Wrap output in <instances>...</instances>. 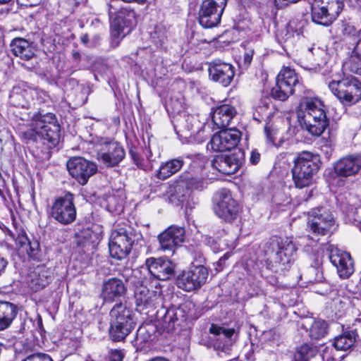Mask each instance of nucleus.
<instances>
[{
    "label": "nucleus",
    "mask_w": 361,
    "mask_h": 361,
    "mask_svg": "<svg viewBox=\"0 0 361 361\" xmlns=\"http://www.w3.org/2000/svg\"><path fill=\"white\" fill-rule=\"evenodd\" d=\"M70 4H74V5H78L81 4H84L87 1V0H68Z\"/></svg>",
    "instance_id": "52"
},
{
    "label": "nucleus",
    "mask_w": 361,
    "mask_h": 361,
    "mask_svg": "<svg viewBox=\"0 0 361 361\" xmlns=\"http://www.w3.org/2000/svg\"><path fill=\"white\" fill-rule=\"evenodd\" d=\"M290 30H292V27L290 25H288V26L287 27V32H289Z\"/></svg>",
    "instance_id": "58"
},
{
    "label": "nucleus",
    "mask_w": 361,
    "mask_h": 361,
    "mask_svg": "<svg viewBox=\"0 0 361 361\" xmlns=\"http://www.w3.org/2000/svg\"><path fill=\"white\" fill-rule=\"evenodd\" d=\"M51 271L44 266L37 267L30 274V286L34 291L44 288L51 281Z\"/></svg>",
    "instance_id": "31"
},
{
    "label": "nucleus",
    "mask_w": 361,
    "mask_h": 361,
    "mask_svg": "<svg viewBox=\"0 0 361 361\" xmlns=\"http://www.w3.org/2000/svg\"><path fill=\"white\" fill-rule=\"evenodd\" d=\"M334 170L339 177L355 176L361 170V155L349 154L341 157L334 163Z\"/></svg>",
    "instance_id": "20"
},
{
    "label": "nucleus",
    "mask_w": 361,
    "mask_h": 361,
    "mask_svg": "<svg viewBox=\"0 0 361 361\" xmlns=\"http://www.w3.org/2000/svg\"><path fill=\"white\" fill-rule=\"evenodd\" d=\"M157 319H160L162 325L165 328H170L171 324H173L177 320L176 312L173 309L166 310L161 307L157 312Z\"/></svg>",
    "instance_id": "40"
},
{
    "label": "nucleus",
    "mask_w": 361,
    "mask_h": 361,
    "mask_svg": "<svg viewBox=\"0 0 361 361\" xmlns=\"http://www.w3.org/2000/svg\"><path fill=\"white\" fill-rule=\"evenodd\" d=\"M209 333L213 335L212 338L213 347L216 350L225 351L228 349L231 338L235 333L233 329H225L212 324L209 328Z\"/></svg>",
    "instance_id": "26"
},
{
    "label": "nucleus",
    "mask_w": 361,
    "mask_h": 361,
    "mask_svg": "<svg viewBox=\"0 0 361 361\" xmlns=\"http://www.w3.org/2000/svg\"><path fill=\"white\" fill-rule=\"evenodd\" d=\"M133 242L132 233L126 228L112 231L109 242L110 255L119 260L125 259L130 253Z\"/></svg>",
    "instance_id": "9"
},
{
    "label": "nucleus",
    "mask_w": 361,
    "mask_h": 361,
    "mask_svg": "<svg viewBox=\"0 0 361 361\" xmlns=\"http://www.w3.org/2000/svg\"><path fill=\"white\" fill-rule=\"evenodd\" d=\"M320 166L319 158L310 152H302L297 155L291 169L292 178L296 188L302 189L310 186L314 176Z\"/></svg>",
    "instance_id": "3"
},
{
    "label": "nucleus",
    "mask_w": 361,
    "mask_h": 361,
    "mask_svg": "<svg viewBox=\"0 0 361 361\" xmlns=\"http://www.w3.org/2000/svg\"><path fill=\"white\" fill-rule=\"evenodd\" d=\"M240 165L241 161L235 154L218 155L212 161L213 167L225 175L236 173Z\"/></svg>",
    "instance_id": "27"
},
{
    "label": "nucleus",
    "mask_w": 361,
    "mask_h": 361,
    "mask_svg": "<svg viewBox=\"0 0 361 361\" xmlns=\"http://www.w3.org/2000/svg\"><path fill=\"white\" fill-rule=\"evenodd\" d=\"M79 246L87 249H93L99 242L101 238L98 233L87 228L77 235Z\"/></svg>",
    "instance_id": "35"
},
{
    "label": "nucleus",
    "mask_w": 361,
    "mask_h": 361,
    "mask_svg": "<svg viewBox=\"0 0 361 361\" xmlns=\"http://www.w3.org/2000/svg\"><path fill=\"white\" fill-rule=\"evenodd\" d=\"M110 336L114 341L123 340L135 326L133 310L126 304H116L110 311Z\"/></svg>",
    "instance_id": "5"
},
{
    "label": "nucleus",
    "mask_w": 361,
    "mask_h": 361,
    "mask_svg": "<svg viewBox=\"0 0 361 361\" xmlns=\"http://www.w3.org/2000/svg\"><path fill=\"white\" fill-rule=\"evenodd\" d=\"M186 122L188 123L187 128L188 130H191L195 132V124H197L199 126V123L197 121V119L193 116H188V118L186 119ZM196 128H199V126H197Z\"/></svg>",
    "instance_id": "47"
},
{
    "label": "nucleus",
    "mask_w": 361,
    "mask_h": 361,
    "mask_svg": "<svg viewBox=\"0 0 361 361\" xmlns=\"http://www.w3.org/2000/svg\"><path fill=\"white\" fill-rule=\"evenodd\" d=\"M7 265L8 261L5 258L0 257V276L4 273Z\"/></svg>",
    "instance_id": "51"
},
{
    "label": "nucleus",
    "mask_w": 361,
    "mask_h": 361,
    "mask_svg": "<svg viewBox=\"0 0 361 361\" xmlns=\"http://www.w3.org/2000/svg\"><path fill=\"white\" fill-rule=\"evenodd\" d=\"M126 288L121 279L111 278L104 281L102 288V298L106 302H113L124 296Z\"/></svg>",
    "instance_id": "25"
},
{
    "label": "nucleus",
    "mask_w": 361,
    "mask_h": 361,
    "mask_svg": "<svg viewBox=\"0 0 361 361\" xmlns=\"http://www.w3.org/2000/svg\"><path fill=\"white\" fill-rule=\"evenodd\" d=\"M124 357V353L119 350H114L111 353L110 361H122Z\"/></svg>",
    "instance_id": "46"
},
{
    "label": "nucleus",
    "mask_w": 361,
    "mask_h": 361,
    "mask_svg": "<svg viewBox=\"0 0 361 361\" xmlns=\"http://www.w3.org/2000/svg\"><path fill=\"white\" fill-rule=\"evenodd\" d=\"M13 54L23 61H30L35 53V47L32 42L21 38H14L10 44Z\"/></svg>",
    "instance_id": "28"
},
{
    "label": "nucleus",
    "mask_w": 361,
    "mask_h": 361,
    "mask_svg": "<svg viewBox=\"0 0 361 361\" xmlns=\"http://www.w3.org/2000/svg\"><path fill=\"white\" fill-rule=\"evenodd\" d=\"M355 335L352 331H346L334 338V346L336 350L346 351L355 344Z\"/></svg>",
    "instance_id": "39"
},
{
    "label": "nucleus",
    "mask_w": 361,
    "mask_h": 361,
    "mask_svg": "<svg viewBox=\"0 0 361 361\" xmlns=\"http://www.w3.org/2000/svg\"><path fill=\"white\" fill-rule=\"evenodd\" d=\"M13 238L19 255H27L31 258L37 257L39 247V244L37 240L31 241L23 231L18 233L17 236H13Z\"/></svg>",
    "instance_id": "29"
},
{
    "label": "nucleus",
    "mask_w": 361,
    "mask_h": 361,
    "mask_svg": "<svg viewBox=\"0 0 361 361\" xmlns=\"http://www.w3.org/2000/svg\"><path fill=\"white\" fill-rule=\"evenodd\" d=\"M23 361H53L51 357L44 353H36L28 356Z\"/></svg>",
    "instance_id": "44"
},
{
    "label": "nucleus",
    "mask_w": 361,
    "mask_h": 361,
    "mask_svg": "<svg viewBox=\"0 0 361 361\" xmlns=\"http://www.w3.org/2000/svg\"><path fill=\"white\" fill-rule=\"evenodd\" d=\"M205 186L203 178L185 174L174 185L178 200L183 204L190 197L192 190H202Z\"/></svg>",
    "instance_id": "17"
},
{
    "label": "nucleus",
    "mask_w": 361,
    "mask_h": 361,
    "mask_svg": "<svg viewBox=\"0 0 361 361\" xmlns=\"http://www.w3.org/2000/svg\"><path fill=\"white\" fill-rule=\"evenodd\" d=\"M327 84L330 91L343 105L351 106L361 99V82L354 76L334 78Z\"/></svg>",
    "instance_id": "4"
},
{
    "label": "nucleus",
    "mask_w": 361,
    "mask_h": 361,
    "mask_svg": "<svg viewBox=\"0 0 361 361\" xmlns=\"http://www.w3.org/2000/svg\"><path fill=\"white\" fill-rule=\"evenodd\" d=\"M358 39L353 51V56L357 59H361V29L357 32Z\"/></svg>",
    "instance_id": "45"
},
{
    "label": "nucleus",
    "mask_w": 361,
    "mask_h": 361,
    "mask_svg": "<svg viewBox=\"0 0 361 361\" xmlns=\"http://www.w3.org/2000/svg\"><path fill=\"white\" fill-rule=\"evenodd\" d=\"M308 349L307 345L302 346L300 350V357L297 360V361H309L306 357L304 356V354L307 352Z\"/></svg>",
    "instance_id": "50"
},
{
    "label": "nucleus",
    "mask_w": 361,
    "mask_h": 361,
    "mask_svg": "<svg viewBox=\"0 0 361 361\" xmlns=\"http://www.w3.org/2000/svg\"><path fill=\"white\" fill-rule=\"evenodd\" d=\"M302 326L305 329H310V336L312 339H320L324 337L327 334V324L324 320L305 319Z\"/></svg>",
    "instance_id": "34"
},
{
    "label": "nucleus",
    "mask_w": 361,
    "mask_h": 361,
    "mask_svg": "<svg viewBox=\"0 0 361 361\" xmlns=\"http://www.w3.org/2000/svg\"><path fill=\"white\" fill-rule=\"evenodd\" d=\"M343 6V0H330L329 3L314 1L312 20L316 24L329 26L337 18Z\"/></svg>",
    "instance_id": "8"
},
{
    "label": "nucleus",
    "mask_w": 361,
    "mask_h": 361,
    "mask_svg": "<svg viewBox=\"0 0 361 361\" xmlns=\"http://www.w3.org/2000/svg\"><path fill=\"white\" fill-rule=\"evenodd\" d=\"M290 203V198L287 197L286 200L284 201V202L280 203V204L286 206V205L289 204Z\"/></svg>",
    "instance_id": "55"
},
{
    "label": "nucleus",
    "mask_w": 361,
    "mask_h": 361,
    "mask_svg": "<svg viewBox=\"0 0 361 361\" xmlns=\"http://www.w3.org/2000/svg\"><path fill=\"white\" fill-rule=\"evenodd\" d=\"M130 154L134 164L138 168L145 171H147L152 167L151 160L152 154L150 149H142V152H138L133 149H130Z\"/></svg>",
    "instance_id": "36"
},
{
    "label": "nucleus",
    "mask_w": 361,
    "mask_h": 361,
    "mask_svg": "<svg viewBox=\"0 0 361 361\" xmlns=\"http://www.w3.org/2000/svg\"><path fill=\"white\" fill-rule=\"evenodd\" d=\"M348 204V206L343 208L346 213L348 220L358 227L361 231V219L358 216L361 211V207L357 204V201L355 198H351Z\"/></svg>",
    "instance_id": "38"
},
{
    "label": "nucleus",
    "mask_w": 361,
    "mask_h": 361,
    "mask_svg": "<svg viewBox=\"0 0 361 361\" xmlns=\"http://www.w3.org/2000/svg\"><path fill=\"white\" fill-rule=\"evenodd\" d=\"M50 214L53 219L63 225L73 223L76 218L73 195L68 192L63 197L56 198L51 207Z\"/></svg>",
    "instance_id": "10"
},
{
    "label": "nucleus",
    "mask_w": 361,
    "mask_h": 361,
    "mask_svg": "<svg viewBox=\"0 0 361 361\" xmlns=\"http://www.w3.org/2000/svg\"><path fill=\"white\" fill-rule=\"evenodd\" d=\"M310 351H311V355H313V353H314V350H310Z\"/></svg>",
    "instance_id": "61"
},
{
    "label": "nucleus",
    "mask_w": 361,
    "mask_h": 361,
    "mask_svg": "<svg viewBox=\"0 0 361 361\" xmlns=\"http://www.w3.org/2000/svg\"><path fill=\"white\" fill-rule=\"evenodd\" d=\"M152 334L147 326H140L136 334L135 342L137 345L142 346L145 343L152 339Z\"/></svg>",
    "instance_id": "41"
},
{
    "label": "nucleus",
    "mask_w": 361,
    "mask_h": 361,
    "mask_svg": "<svg viewBox=\"0 0 361 361\" xmlns=\"http://www.w3.org/2000/svg\"><path fill=\"white\" fill-rule=\"evenodd\" d=\"M126 10L121 11L111 23V32L114 37H123L131 30L129 20H125Z\"/></svg>",
    "instance_id": "32"
},
{
    "label": "nucleus",
    "mask_w": 361,
    "mask_h": 361,
    "mask_svg": "<svg viewBox=\"0 0 361 361\" xmlns=\"http://www.w3.org/2000/svg\"><path fill=\"white\" fill-rule=\"evenodd\" d=\"M149 361H170V360H169L166 358L162 357H154V358L149 360Z\"/></svg>",
    "instance_id": "53"
},
{
    "label": "nucleus",
    "mask_w": 361,
    "mask_h": 361,
    "mask_svg": "<svg viewBox=\"0 0 361 361\" xmlns=\"http://www.w3.org/2000/svg\"><path fill=\"white\" fill-rule=\"evenodd\" d=\"M298 0H274L276 6L283 7L288 5L290 3H295Z\"/></svg>",
    "instance_id": "49"
},
{
    "label": "nucleus",
    "mask_w": 361,
    "mask_h": 361,
    "mask_svg": "<svg viewBox=\"0 0 361 361\" xmlns=\"http://www.w3.org/2000/svg\"><path fill=\"white\" fill-rule=\"evenodd\" d=\"M208 269L203 265L194 266L183 271L177 278L176 283L179 288L191 292L200 289L208 279Z\"/></svg>",
    "instance_id": "12"
},
{
    "label": "nucleus",
    "mask_w": 361,
    "mask_h": 361,
    "mask_svg": "<svg viewBox=\"0 0 361 361\" xmlns=\"http://www.w3.org/2000/svg\"><path fill=\"white\" fill-rule=\"evenodd\" d=\"M264 132L267 137V141L273 145H275L276 135L277 134V130L273 128L272 126L267 124L264 127Z\"/></svg>",
    "instance_id": "43"
},
{
    "label": "nucleus",
    "mask_w": 361,
    "mask_h": 361,
    "mask_svg": "<svg viewBox=\"0 0 361 361\" xmlns=\"http://www.w3.org/2000/svg\"><path fill=\"white\" fill-rule=\"evenodd\" d=\"M210 78L224 87L228 86L235 75V68L229 63L220 59L212 61L209 65Z\"/></svg>",
    "instance_id": "19"
},
{
    "label": "nucleus",
    "mask_w": 361,
    "mask_h": 361,
    "mask_svg": "<svg viewBox=\"0 0 361 361\" xmlns=\"http://www.w3.org/2000/svg\"><path fill=\"white\" fill-rule=\"evenodd\" d=\"M331 153V149H330L329 154ZM326 154H329V152H326Z\"/></svg>",
    "instance_id": "62"
},
{
    "label": "nucleus",
    "mask_w": 361,
    "mask_h": 361,
    "mask_svg": "<svg viewBox=\"0 0 361 361\" xmlns=\"http://www.w3.org/2000/svg\"><path fill=\"white\" fill-rule=\"evenodd\" d=\"M128 16L129 18L134 17V13L133 12H129L128 14Z\"/></svg>",
    "instance_id": "57"
},
{
    "label": "nucleus",
    "mask_w": 361,
    "mask_h": 361,
    "mask_svg": "<svg viewBox=\"0 0 361 361\" xmlns=\"http://www.w3.org/2000/svg\"><path fill=\"white\" fill-rule=\"evenodd\" d=\"M235 114L236 110L233 106L223 104L214 111L212 121L217 128L224 129L228 126Z\"/></svg>",
    "instance_id": "30"
},
{
    "label": "nucleus",
    "mask_w": 361,
    "mask_h": 361,
    "mask_svg": "<svg viewBox=\"0 0 361 361\" xmlns=\"http://www.w3.org/2000/svg\"><path fill=\"white\" fill-rule=\"evenodd\" d=\"M136 310L142 314L154 315L159 295L156 291H150L146 286H137L134 293Z\"/></svg>",
    "instance_id": "16"
},
{
    "label": "nucleus",
    "mask_w": 361,
    "mask_h": 361,
    "mask_svg": "<svg viewBox=\"0 0 361 361\" xmlns=\"http://www.w3.org/2000/svg\"><path fill=\"white\" fill-rule=\"evenodd\" d=\"M307 224L310 231L317 235H324L336 229L333 214L323 207L310 212Z\"/></svg>",
    "instance_id": "13"
},
{
    "label": "nucleus",
    "mask_w": 361,
    "mask_h": 361,
    "mask_svg": "<svg viewBox=\"0 0 361 361\" xmlns=\"http://www.w3.org/2000/svg\"><path fill=\"white\" fill-rule=\"evenodd\" d=\"M296 248L293 241L286 238L277 240L276 247H273V254L267 263L269 269L275 272L288 270L295 259Z\"/></svg>",
    "instance_id": "6"
},
{
    "label": "nucleus",
    "mask_w": 361,
    "mask_h": 361,
    "mask_svg": "<svg viewBox=\"0 0 361 361\" xmlns=\"http://www.w3.org/2000/svg\"><path fill=\"white\" fill-rule=\"evenodd\" d=\"M17 314V307L8 302H0V331L7 329Z\"/></svg>",
    "instance_id": "33"
},
{
    "label": "nucleus",
    "mask_w": 361,
    "mask_h": 361,
    "mask_svg": "<svg viewBox=\"0 0 361 361\" xmlns=\"http://www.w3.org/2000/svg\"><path fill=\"white\" fill-rule=\"evenodd\" d=\"M183 161L180 159H174L162 164L156 176L159 179H166L178 172L183 166Z\"/></svg>",
    "instance_id": "37"
},
{
    "label": "nucleus",
    "mask_w": 361,
    "mask_h": 361,
    "mask_svg": "<svg viewBox=\"0 0 361 361\" xmlns=\"http://www.w3.org/2000/svg\"><path fill=\"white\" fill-rule=\"evenodd\" d=\"M166 38V32L162 27L157 26L154 32L151 34L152 42L157 46H161Z\"/></svg>",
    "instance_id": "42"
},
{
    "label": "nucleus",
    "mask_w": 361,
    "mask_h": 361,
    "mask_svg": "<svg viewBox=\"0 0 361 361\" xmlns=\"http://www.w3.org/2000/svg\"><path fill=\"white\" fill-rule=\"evenodd\" d=\"M213 209L223 221L231 223L239 217L240 205L233 199L231 192L223 189L218 191L214 198Z\"/></svg>",
    "instance_id": "7"
},
{
    "label": "nucleus",
    "mask_w": 361,
    "mask_h": 361,
    "mask_svg": "<svg viewBox=\"0 0 361 361\" xmlns=\"http://www.w3.org/2000/svg\"><path fill=\"white\" fill-rule=\"evenodd\" d=\"M67 169L70 175L82 185L97 171L94 163L80 157L70 159L67 162Z\"/></svg>",
    "instance_id": "15"
},
{
    "label": "nucleus",
    "mask_w": 361,
    "mask_h": 361,
    "mask_svg": "<svg viewBox=\"0 0 361 361\" xmlns=\"http://www.w3.org/2000/svg\"><path fill=\"white\" fill-rule=\"evenodd\" d=\"M145 264L150 274L159 280L169 279L173 272L171 261L164 258H148Z\"/></svg>",
    "instance_id": "24"
},
{
    "label": "nucleus",
    "mask_w": 361,
    "mask_h": 361,
    "mask_svg": "<svg viewBox=\"0 0 361 361\" xmlns=\"http://www.w3.org/2000/svg\"><path fill=\"white\" fill-rule=\"evenodd\" d=\"M260 159V154L257 150H252L251 152L250 161L252 164H257Z\"/></svg>",
    "instance_id": "48"
},
{
    "label": "nucleus",
    "mask_w": 361,
    "mask_h": 361,
    "mask_svg": "<svg viewBox=\"0 0 361 361\" xmlns=\"http://www.w3.org/2000/svg\"><path fill=\"white\" fill-rule=\"evenodd\" d=\"M298 81V76L293 70L289 68H283L277 75L275 87L271 90V97L285 101L293 94V87L296 85Z\"/></svg>",
    "instance_id": "14"
},
{
    "label": "nucleus",
    "mask_w": 361,
    "mask_h": 361,
    "mask_svg": "<svg viewBox=\"0 0 361 361\" xmlns=\"http://www.w3.org/2000/svg\"><path fill=\"white\" fill-rule=\"evenodd\" d=\"M59 133L60 126L54 114H37L32 118L30 130L25 132L24 135L33 140H37L39 137L49 148H52L59 143Z\"/></svg>",
    "instance_id": "2"
},
{
    "label": "nucleus",
    "mask_w": 361,
    "mask_h": 361,
    "mask_svg": "<svg viewBox=\"0 0 361 361\" xmlns=\"http://www.w3.org/2000/svg\"><path fill=\"white\" fill-rule=\"evenodd\" d=\"M81 40L84 44H87V42L88 41V36L87 35L82 36Z\"/></svg>",
    "instance_id": "54"
},
{
    "label": "nucleus",
    "mask_w": 361,
    "mask_h": 361,
    "mask_svg": "<svg viewBox=\"0 0 361 361\" xmlns=\"http://www.w3.org/2000/svg\"><path fill=\"white\" fill-rule=\"evenodd\" d=\"M11 0H0L1 4H6L9 2Z\"/></svg>",
    "instance_id": "56"
},
{
    "label": "nucleus",
    "mask_w": 361,
    "mask_h": 361,
    "mask_svg": "<svg viewBox=\"0 0 361 361\" xmlns=\"http://www.w3.org/2000/svg\"><path fill=\"white\" fill-rule=\"evenodd\" d=\"M329 259L341 278H348L354 272V263L349 253L334 248L331 250Z\"/></svg>",
    "instance_id": "22"
},
{
    "label": "nucleus",
    "mask_w": 361,
    "mask_h": 361,
    "mask_svg": "<svg viewBox=\"0 0 361 361\" xmlns=\"http://www.w3.org/2000/svg\"><path fill=\"white\" fill-rule=\"evenodd\" d=\"M298 117L305 129L320 136L329 126L323 102L317 98H303L298 108Z\"/></svg>",
    "instance_id": "1"
},
{
    "label": "nucleus",
    "mask_w": 361,
    "mask_h": 361,
    "mask_svg": "<svg viewBox=\"0 0 361 361\" xmlns=\"http://www.w3.org/2000/svg\"><path fill=\"white\" fill-rule=\"evenodd\" d=\"M228 0H204L199 11V23L205 28L216 26L221 21Z\"/></svg>",
    "instance_id": "11"
},
{
    "label": "nucleus",
    "mask_w": 361,
    "mask_h": 361,
    "mask_svg": "<svg viewBox=\"0 0 361 361\" xmlns=\"http://www.w3.org/2000/svg\"><path fill=\"white\" fill-rule=\"evenodd\" d=\"M123 147L116 142H106L98 152V158L108 167L118 164L125 157Z\"/></svg>",
    "instance_id": "21"
},
{
    "label": "nucleus",
    "mask_w": 361,
    "mask_h": 361,
    "mask_svg": "<svg viewBox=\"0 0 361 361\" xmlns=\"http://www.w3.org/2000/svg\"><path fill=\"white\" fill-rule=\"evenodd\" d=\"M109 13L110 18H111V13H112V12L111 11V8H109Z\"/></svg>",
    "instance_id": "59"
},
{
    "label": "nucleus",
    "mask_w": 361,
    "mask_h": 361,
    "mask_svg": "<svg viewBox=\"0 0 361 361\" xmlns=\"http://www.w3.org/2000/svg\"><path fill=\"white\" fill-rule=\"evenodd\" d=\"M240 137V132L235 128H229L214 134L210 145L213 150L230 151L237 146Z\"/></svg>",
    "instance_id": "18"
},
{
    "label": "nucleus",
    "mask_w": 361,
    "mask_h": 361,
    "mask_svg": "<svg viewBox=\"0 0 361 361\" xmlns=\"http://www.w3.org/2000/svg\"><path fill=\"white\" fill-rule=\"evenodd\" d=\"M248 59L250 61V56H249L248 55H247V56H245V60H248Z\"/></svg>",
    "instance_id": "60"
},
{
    "label": "nucleus",
    "mask_w": 361,
    "mask_h": 361,
    "mask_svg": "<svg viewBox=\"0 0 361 361\" xmlns=\"http://www.w3.org/2000/svg\"><path fill=\"white\" fill-rule=\"evenodd\" d=\"M184 228L176 226H169L158 236L160 247L163 250H173L184 241Z\"/></svg>",
    "instance_id": "23"
}]
</instances>
